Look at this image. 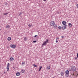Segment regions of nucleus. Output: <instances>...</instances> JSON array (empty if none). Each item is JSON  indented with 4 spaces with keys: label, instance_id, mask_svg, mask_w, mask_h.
Masks as SVG:
<instances>
[{
    "label": "nucleus",
    "instance_id": "nucleus-1",
    "mask_svg": "<svg viewBox=\"0 0 78 78\" xmlns=\"http://www.w3.org/2000/svg\"><path fill=\"white\" fill-rule=\"evenodd\" d=\"M71 69L72 71H73V72H76V68L74 66H72Z\"/></svg>",
    "mask_w": 78,
    "mask_h": 78
},
{
    "label": "nucleus",
    "instance_id": "nucleus-2",
    "mask_svg": "<svg viewBox=\"0 0 78 78\" xmlns=\"http://www.w3.org/2000/svg\"><path fill=\"white\" fill-rule=\"evenodd\" d=\"M65 73V76L66 77H68V76H69V71L68 70L66 71Z\"/></svg>",
    "mask_w": 78,
    "mask_h": 78
},
{
    "label": "nucleus",
    "instance_id": "nucleus-3",
    "mask_svg": "<svg viewBox=\"0 0 78 78\" xmlns=\"http://www.w3.org/2000/svg\"><path fill=\"white\" fill-rule=\"evenodd\" d=\"M10 46V47H11V48H14L16 47V46L14 44H11Z\"/></svg>",
    "mask_w": 78,
    "mask_h": 78
},
{
    "label": "nucleus",
    "instance_id": "nucleus-4",
    "mask_svg": "<svg viewBox=\"0 0 78 78\" xmlns=\"http://www.w3.org/2000/svg\"><path fill=\"white\" fill-rule=\"evenodd\" d=\"M55 23L54 22V21H51L50 23L51 26H53Z\"/></svg>",
    "mask_w": 78,
    "mask_h": 78
},
{
    "label": "nucleus",
    "instance_id": "nucleus-5",
    "mask_svg": "<svg viewBox=\"0 0 78 78\" xmlns=\"http://www.w3.org/2000/svg\"><path fill=\"white\" fill-rule=\"evenodd\" d=\"M53 26H54V27L55 28V29H56V28H58V25H57V24H55L54 25H53Z\"/></svg>",
    "mask_w": 78,
    "mask_h": 78
},
{
    "label": "nucleus",
    "instance_id": "nucleus-6",
    "mask_svg": "<svg viewBox=\"0 0 78 78\" xmlns=\"http://www.w3.org/2000/svg\"><path fill=\"white\" fill-rule=\"evenodd\" d=\"M67 26V25L66 24L64 25L63 26V27H64V28H63V30H65Z\"/></svg>",
    "mask_w": 78,
    "mask_h": 78
},
{
    "label": "nucleus",
    "instance_id": "nucleus-7",
    "mask_svg": "<svg viewBox=\"0 0 78 78\" xmlns=\"http://www.w3.org/2000/svg\"><path fill=\"white\" fill-rule=\"evenodd\" d=\"M66 21H63L62 22V24L63 25H66Z\"/></svg>",
    "mask_w": 78,
    "mask_h": 78
},
{
    "label": "nucleus",
    "instance_id": "nucleus-8",
    "mask_svg": "<svg viewBox=\"0 0 78 78\" xmlns=\"http://www.w3.org/2000/svg\"><path fill=\"white\" fill-rule=\"evenodd\" d=\"M61 76H63V75H64V72H61Z\"/></svg>",
    "mask_w": 78,
    "mask_h": 78
},
{
    "label": "nucleus",
    "instance_id": "nucleus-9",
    "mask_svg": "<svg viewBox=\"0 0 78 78\" xmlns=\"http://www.w3.org/2000/svg\"><path fill=\"white\" fill-rule=\"evenodd\" d=\"M16 75L17 76H20V73L19 72L17 73L16 74Z\"/></svg>",
    "mask_w": 78,
    "mask_h": 78
},
{
    "label": "nucleus",
    "instance_id": "nucleus-10",
    "mask_svg": "<svg viewBox=\"0 0 78 78\" xmlns=\"http://www.w3.org/2000/svg\"><path fill=\"white\" fill-rule=\"evenodd\" d=\"M45 45H47V43L45 41H44V43H43L42 44V46Z\"/></svg>",
    "mask_w": 78,
    "mask_h": 78
},
{
    "label": "nucleus",
    "instance_id": "nucleus-11",
    "mask_svg": "<svg viewBox=\"0 0 78 78\" xmlns=\"http://www.w3.org/2000/svg\"><path fill=\"white\" fill-rule=\"evenodd\" d=\"M58 29H61L62 28L63 30V28H64V27H61V26H59L58 27Z\"/></svg>",
    "mask_w": 78,
    "mask_h": 78
},
{
    "label": "nucleus",
    "instance_id": "nucleus-12",
    "mask_svg": "<svg viewBox=\"0 0 78 78\" xmlns=\"http://www.w3.org/2000/svg\"><path fill=\"white\" fill-rule=\"evenodd\" d=\"M10 61H13L14 60V58L12 57H11L9 59Z\"/></svg>",
    "mask_w": 78,
    "mask_h": 78
},
{
    "label": "nucleus",
    "instance_id": "nucleus-13",
    "mask_svg": "<svg viewBox=\"0 0 78 78\" xmlns=\"http://www.w3.org/2000/svg\"><path fill=\"white\" fill-rule=\"evenodd\" d=\"M11 37H8V41H11Z\"/></svg>",
    "mask_w": 78,
    "mask_h": 78
},
{
    "label": "nucleus",
    "instance_id": "nucleus-14",
    "mask_svg": "<svg viewBox=\"0 0 78 78\" xmlns=\"http://www.w3.org/2000/svg\"><path fill=\"white\" fill-rule=\"evenodd\" d=\"M25 64V62H22V66H24Z\"/></svg>",
    "mask_w": 78,
    "mask_h": 78
},
{
    "label": "nucleus",
    "instance_id": "nucleus-15",
    "mask_svg": "<svg viewBox=\"0 0 78 78\" xmlns=\"http://www.w3.org/2000/svg\"><path fill=\"white\" fill-rule=\"evenodd\" d=\"M8 14H9V12H6L5 13H3V15L5 16V15H6Z\"/></svg>",
    "mask_w": 78,
    "mask_h": 78
},
{
    "label": "nucleus",
    "instance_id": "nucleus-16",
    "mask_svg": "<svg viewBox=\"0 0 78 78\" xmlns=\"http://www.w3.org/2000/svg\"><path fill=\"white\" fill-rule=\"evenodd\" d=\"M50 69V66H48L47 68V69H48L49 70Z\"/></svg>",
    "mask_w": 78,
    "mask_h": 78
},
{
    "label": "nucleus",
    "instance_id": "nucleus-17",
    "mask_svg": "<svg viewBox=\"0 0 78 78\" xmlns=\"http://www.w3.org/2000/svg\"><path fill=\"white\" fill-rule=\"evenodd\" d=\"M68 25L69 27H72V24H71V23H69L68 24Z\"/></svg>",
    "mask_w": 78,
    "mask_h": 78
},
{
    "label": "nucleus",
    "instance_id": "nucleus-18",
    "mask_svg": "<svg viewBox=\"0 0 78 78\" xmlns=\"http://www.w3.org/2000/svg\"><path fill=\"white\" fill-rule=\"evenodd\" d=\"M33 66L34 67H37V65H35V64H34Z\"/></svg>",
    "mask_w": 78,
    "mask_h": 78
},
{
    "label": "nucleus",
    "instance_id": "nucleus-19",
    "mask_svg": "<svg viewBox=\"0 0 78 78\" xmlns=\"http://www.w3.org/2000/svg\"><path fill=\"white\" fill-rule=\"evenodd\" d=\"M10 28V26L9 25L8 26H6V28Z\"/></svg>",
    "mask_w": 78,
    "mask_h": 78
},
{
    "label": "nucleus",
    "instance_id": "nucleus-20",
    "mask_svg": "<svg viewBox=\"0 0 78 78\" xmlns=\"http://www.w3.org/2000/svg\"><path fill=\"white\" fill-rule=\"evenodd\" d=\"M45 42L47 44V43L48 42V39H47L46 40V41H45Z\"/></svg>",
    "mask_w": 78,
    "mask_h": 78
},
{
    "label": "nucleus",
    "instance_id": "nucleus-21",
    "mask_svg": "<svg viewBox=\"0 0 78 78\" xmlns=\"http://www.w3.org/2000/svg\"><path fill=\"white\" fill-rule=\"evenodd\" d=\"M9 67H7L6 69H7V71H8L9 70Z\"/></svg>",
    "mask_w": 78,
    "mask_h": 78
},
{
    "label": "nucleus",
    "instance_id": "nucleus-22",
    "mask_svg": "<svg viewBox=\"0 0 78 78\" xmlns=\"http://www.w3.org/2000/svg\"><path fill=\"white\" fill-rule=\"evenodd\" d=\"M24 40L25 41H27V37H25L24 38Z\"/></svg>",
    "mask_w": 78,
    "mask_h": 78
},
{
    "label": "nucleus",
    "instance_id": "nucleus-23",
    "mask_svg": "<svg viewBox=\"0 0 78 78\" xmlns=\"http://www.w3.org/2000/svg\"><path fill=\"white\" fill-rule=\"evenodd\" d=\"M21 72L22 73H24L25 72V70H21Z\"/></svg>",
    "mask_w": 78,
    "mask_h": 78
},
{
    "label": "nucleus",
    "instance_id": "nucleus-24",
    "mask_svg": "<svg viewBox=\"0 0 78 78\" xmlns=\"http://www.w3.org/2000/svg\"><path fill=\"white\" fill-rule=\"evenodd\" d=\"M9 66H10L9 63H8V64H7V67H9Z\"/></svg>",
    "mask_w": 78,
    "mask_h": 78
},
{
    "label": "nucleus",
    "instance_id": "nucleus-25",
    "mask_svg": "<svg viewBox=\"0 0 78 78\" xmlns=\"http://www.w3.org/2000/svg\"><path fill=\"white\" fill-rule=\"evenodd\" d=\"M42 66H41L40 67V68L39 69V71H41V69H42Z\"/></svg>",
    "mask_w": 78,
    "mask_h": 78
},
{
    "label": "nucleus",
    "instance_id": "nucleus-26",
    "mask_svg": "<svg viewBox=\"0 0 78 78\" xmlns=\"http://www.w3.org/2000/svg\"><path fill=\"white\" fill-rule=\"evenodd\" d=\"M5 5H6V6H7V5H8V3L6 2H5Z\"/></svg>",
    "mask_w": 78,
    "mask_h": 78
},
{
    "label": "nucleus",
    "instance_id": "nucleus-27",
    "mask_svg": "<svg viewBox=\"0 0 78 78\" xmlns=\"http://www.w3.org/2000/svg\"><path fill=\"white\" fill-rule=\"evenodd\" d=\"M22 12H20V14H19V16H20V15H21V14H22Z\"/></svg>",
    "mask_w": 78,
    "mask_h": 78
},
{
    "label": "nucleus",
    "instance_id": "nucleus-28",
    "mask_svg": "<svg viewBox=\"0 0 78 78\" xmlns=\"http://www.w3.org/2000/svg\"><path fill=\"white\" fill-rule=\"evenodd\" d=\"M75 59V60H76V59H77V57H75L74 58Z\"/></svg>",
    "mask_w": 78,
    "mask_h": 78
},
{
    "label": "nucleus",
    "instance_id": "nucleus-29",
    "mask_svg": "<svg viewBox=\"0 0 78 78\" xmlns=\"http://www.w3.org/2000/svg\"><path fill=\"white\" fill-rule=\"evenodd\" d=\"M37 42V41L36 40L33 41L34 43H35V42Z\"/></svg>",
    "mask_w": 78,
    "mask_h": 78
},
{
    "label": "nucleus",
    "instance_id": "nucleus-30",
    "mask_svg": "<svg viewBox=\"0 0 78 78\" xmlns=\"http://www.w3.org/2000/svg\"><path fill=\"white\" fill-rule=\"evenodd\" d=\"M61 37L62 39H64V36H62Z\"/></svg>",
    "mask_w": 78,
    "mask_h": 78
},
{
    "label": "nucleus",
    "instance_id": "nucleus-31",
    "mask_svg": "<svg viewBox=\"0 0 78 78\" xmlns=\"http://www.w3.org/2000/svg\"><path fill=\"white\" fill-rule=\"evenodd\" d=\"M37 35H35L34 36V37H37Z\"/></svg>",
    "mask_w": 78,
    "mask_h": 78
},
{
    "label": "nucleus",
    "instance_id": "nucleus-32",
    "mask_svg": "<svg viewBox=\"0 0 78 78\" xmlns=\"http://www.w3.org/2000/svg\"><path fill=\"white\" fill-rule=\"evenodd\" d=\"M56 43H58V40H56Z\"/></svg>",
    "mask_w": 78,
    "mask_h": 78
},
{
    "label": "nucleus",
    "instance_id": "nucleus-33",
    "mask_svg": "<svg viewBox=\"0 0 78 78\" xmlns=\"http://www.w3.org/2000/svg\"><path fill=\"white\" fill-rule=\"evenodd\" d=\"M77 58H78V53H77Z\"/></svg>",
    "mask_w": 78,
    "mask_h": 78
},
{
    "label": "nucleus",
    "instance_id": "nucleus-34",
    "mask_svg": "<svg viewBox=\"0 0 78 78\" xmlns=\"http://www.w3.org/2000/svg\"><path fill=\"white\" fill-rule=\"evenodd\" d=\"M28 26H29V27H31V25H30V24H29V25H28Z\"/></svg>",
    "mask_w": 78,
    "mask_h": 78
},
{
    "label": "nucleus",
    "instance_id": "nucleus-35",
    "mask_svg": "<svg viewBox=\"0 0 78 78\" xmlns=\"http://www.w3.org/2000/svg\"><path fill=\"white\" fill-rule=\"evenodd\" d=\"M60 12H57V14H59Z\"/></svg>",
    "mask_w": 78,
    "mask_h": 78
},
{
    "label": "nucleus",
    "instance_id": "nucleus-36",
    "mask_svg": "<svg viewBox=\"0 0 78 78\" xmlns=\"http://www.w3.org/2000/svg\"><path fill=\"white\" fill-rule=\"evenodd\" d=\"M58 39H59V38H57L56 39V40H58Z\"/></svg>",
    "mask_w": 78,
    "mask_h": 78
},
{
    "label": "nucleus",
    "instance_id": "nucleus-37",
    "mask_svg": "<svg viewBox=\"0 0 78 78\" xmlns=\"http://www.w3.org/2000/svg\"><path fill=\"white\" fill-rule=\"evenodd\" d=\"M4 73H6V72L4 71Z\"/></svg>",
    "mask_w": 78,
    "mask_h": 78
},
{
    "label": "nucleus",
    "instance_id": "nucleus-38",
    "mask_svg": "<svg viewBox=\"0 0 78 78\" xmlns=\"http://www.w3.org/2000/svg\"><path fill=\"white\" fill-rule=\"evenodd\" d=\"M69 70L70 72V71H72V69H69Z\"/></svg>",
    "mask_w": 78,
    "mask_h": 78
},
{
    "label": "nucleus",
    "instance_id": "nucleus-39",
    "mask_svg": "<svg viewBox=\"0 0 78 78\" xmlns=\"http://www.w3.org/2000/svg\"><path fill=\"white\" fill-rule=\"evenodd\" d=\"M76 78H77V77H78V76H77V75H76Z\"/></svg>",
    "mask_w": 78,
    "mask_h": 78
},
{
    "label": "nucleus",
    "instance_id": "nucleus-40",
    "mask_svg": "<svg viewBox=\"0 0 78 78\" xmlns=\"http://www.w3.org/2000/svg\"><path fill=\"white\" fill-rule=\"evenodd\" d=\"M46 0H43V1H44V2H45Z\"/></svg>",
    "mask_w": 78,
    "mask_h": 78
},
{
    "label": "nucleus",
    "instance_id": "nucleus-41",
    "mask_svg": "<svg viewBox=\"0 0 78 78\" xmlns=\"http://www.w3.org/2000/svg\"><path fill=\"white\" fill-rule=\"evenodd\" d=\"M73 75L74 76H75V75L73 73Z\"/></svg>",
    "mask_w": 78,
    "mask_h": 78
},
{
    "label": "nucleus",
    "instance_id": "nucleus-42",
    "mask_svg": "<svg viewBox=\"0 0 78 78\" xmlns=\"http://www.w3.org/2000/svg\"><path fill=\"white\" fill-rule=\"evenodd\" d=\"M52 78H55V77H52Z\"/></svg>",
    "mask_w": 78,
    "mask_h": 78
},
{
    "label": "nucleus",
    "instance_id": "nucleus-43",
    "mask_svg": "<svg viewBox=\"0 0 78 78\" xmlns=\"http://www.w3.org/2000/svg\"><path fill=\"white\" fill-rule=\"evenodd\" d=\"M77 76H78V74H77Z\"/></svg>",
    "mask_w": 78,
    "mask_h": 78
},
{
    "label": "nucleus",
    "instance_id": "nucleus-44",
    "mask_svg": "<svg viewBox=\"0 0 78 78\" xmlns=\"http://www.w3.org/2000/svg\"><path fill=\"white\" fill-rule=\"evenodd\" d=\"M0 30H1V29H0Z\"/></svg>",
    "mask_w": 78,
    "mask_h": 78
},
{
    "label": "nucleus",
    "instance_id": "nucleus-45",
    "mask_svg": "<svg viewBox=\"0 0 78 78\" xmlns=\"http://www.w3.org/2000/svg\"><path fill=\"white\" fill-rule=\"evenodd\" d=\"M69 78H72V77H70Z\"/></svg>",
    "mask_w": 78,
    "mask_h": 78
},
{
    "label": "nucleus",
    "instance_id": "nucleus-46",
    "mask_svg": "<svg viewBox=\"0 0 78 78\" xmlns=\"http://www.w3.org/2000/svg\"><path fill=\"white\" fill-rule=\"evenodd\" d=\"M63 28H64V27Z\"/></svg>",
    "mask_w": 78,
    "mask_h": 78
}]
</instances>
